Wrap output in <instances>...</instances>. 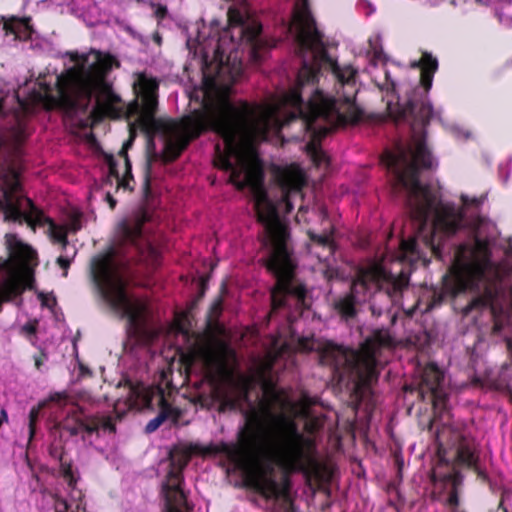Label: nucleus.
Here are the masks:
<instances>
[{
	"label": "nucleus",
	"instance_id": "obj_22",
	"mask_svg": "<svg viewBox=\"0 0 512 512\" xmlns=\"http://www.w3.org/2000/svg\"><path fill=\"white\" fill-rule=\"evenodd\" d=\"M442 466L449 468V462L444 458L439 457V463L431 475V481L434 483L439 481L451 484V490L446 504L453 510H456L459 506V487L462 485L463 475L460 471L456 470L455 467H452L447 472H441L440 469Z\"/></svg>",
	"mask_w": 512,
	"mask_h": 512
},
{
	"label": "nucleus",
	"instance_id": "obj_10",
	"mask_svg": "<svg viewBox=\"0 0 512 512\" xmlns=\"http://www.w3.org/2000/svg\"><path fill=\"white\" fill-rule=\"evenodd\" d=\"M408 285L405 277L395 279L380 266H372L358 271L350 290L333 302L336 313L345 321L354 319L358 306L371 298L386 297L389 301Z\"/></svg>",
	"mask_w": 512,
	"mask_h": 512
},
{
	"label": "nucleus",
	"instance_id": "obj_31",
	"mask_svg": "<svg viewBox=\"0 0 512 512\" xmlns=\"http://www.w3.org/2000/svg\"><path fill=\"white\" fill-rule=\"evenodd\" d=\"M129 128H130V137L129 139L123 144V147H122V150L120 152V155L122 157H124L125 159V165H126V176H129L132 178V174H131V164H130V161L128 159V154H127V149L132 145L133 141H134V138H135V130H134V124H130L129 125Z\"/></svg>",
	"mask_w": 512,
	"mask_h": 512
},
{
	"label": "nucleus",
	"instance_id": "obj_55",
	"mask_svg": "<svg viewBox=\"0 0 512 512\" xmlns=\"http://www.w3.org/2000/svg\"><path fill=\"white\" fill-rule=\"evenodd\" d=\"M432 427H433V420L430 421L429 425H428V429L429 430H432Z\"/></svg>",
	"mask_w": 512,
	"mask_h": 512
},
{
	"label": "nucleus",
	"instance_id": "obj_29",
	"mask_svg": "<svg viewBox=\"0 0 512 512\" xmlns=\"http://www.w3.org/2000/svg\"><path fill=\"white\" fill-rule=\"evenodd\" d=\"M60 471H61L62 477L67 482L68 487L72 491H75L76 485L78 482V477L75 476V474L73 472L72 464L70 462H66V461L62 460L60 462Z\"/></svg>",
	"mask_w": 512,
	"mask_h": 512
},
{
	"label": "nucleus",
	"instance_id": "obj_15",
	"mask_svg": "<svg viewBox=\"0 0 512 512\" xmlns=\"http://www.w3.org/2000/svg\"><path fill=\"white\" fill-rule=\"evenodd\" d=\"M460 200L461 207H456L454 203L439 201L435 195V204L431 207V210H433L434 232L436 235L442 233L453 237L465 227H469L474 233H477L484 222V218L476 215L470 222H467L466 212L469 209L478 212L486 200V195L469 197L461 194Z\"/></svg>",
	"mask_w": 512,
	"mask_h": 512
},
{
	"label": "nucleus",
	"instance_id": "obj_13",
	"mask_svg": "<svg viewBox=\"0 0 512 512\" xmlns=\"http://www.w3.org/2000/svg\"><path fill=\"white\" fill-rule=\"evenodd\" d=\"M5 241L9 257L0 258V271L6 272L8 277L0 285V312L4 302L21 295L26 288H32L34 277L30 266L37 259L36 251L16 234H6Z\"/></svg>",
	"mask_w": 512,
	"mask_h": 512
},
{
	"label": "nucleus",
	"instance_id": "obj_36",
	"mask_svg": "<svg viewBox=\"0 0 512 512\" xmlns=\"http://www.w3.org/2000/svg\"><path fill=\"white\" fill-rule=\"evenodd\" d=\"M298 347L303 352L312 351L314 349V341L312 338L302 337L298 340Z\"/></svg>",
	"mask_w": 512,
	"mask_h": 512
},
{
	"label": "nucleus",
	"instance_id": "obj_41",
	"mask_svg": "<svg viewBox=\"0 0 512 512\" xmlns=\"http://www.w3.org/2000/svg\"><path fill=\"white\" fill-rule=\"evenodd\" d=\"M168 14V9L166 6L159 5L155 11V16L157 19H164Z\"/></svg>",
	"mask_w": 512,
	"mask_h": 512
},
{
	"label": "nucleus",
	"instance_id": "obj_46",
	"mask_svg": "<svg viewBox=\"0 0 512 512\" xmlns=\"http://www.w3.org/2000/svg\"><path fill=\"white\" fill-rule=\"evenodd\" d=\"M228 15H229L230 22H238V23L242 22L241 15L239 13L237 14V18H236L234 16V11L233 10H229Z\"/></svg>",
	"mask_w": 512,
	"mask_h": 512
},
{
	"label": "nucleus",
	"instance_id": "obj_27",
	"mask_svg": "<svg viewBox=\"0 0 512 512\" xmlns=\"http://www.w3.org/2000/svg\"><path fill=\"white\" fill-rule=\"evenodd\" d=\"M491 302V292L488 291L485 294L477 295L472 298L465 307H463L462 313L464 316H467L473 311H483L491 305Z\"/></svg>",
	"mask_w": 512,
	"mask_h": 512
},
{
	"label": "nucleus",
	"instance_id": "obj_43",
	"mask_svg": "<svg viewBox=\"0 0 512 512\" xmlns=\"http://www.w3.org/2000/svg\"><path fill=\"white\" fill-rule=\"evenodd\" d=\"M105 200L107 201L111 209H114L116 207L117 201L109 192L106 193Z\"/></svg>",
	"mask_w": 512,
	"mask_h": 512
},
{
	"label": "nucleus",
	"instance_id": "obj_25",
	"mask_svg": "<svg viewBox=\"0 0 512 512\" xmlns=\"http://www.w3.org/2000/svg\"><path fill=\"white\" fill-rule=\"evenodd\" d=\"M455 460L458 465L467 468L479 462V456L476 454L474 444L464 436H461L459 439Z\"/></svg>",
	"mask_w": 512,
	"mask_h": 512
},
{
	"label": "nucleus",
	"instance_id": "obj_1",
	"mask_svg": "<svg viewBox=\"0 0 512 512\" xmlns=\"http://www.w3.org/2000/svg\"><path fill=\"white\" fill-rule=\"evenodd\" d=\"M227 121L235 126L233 139L222 137L224 150L215 146V166L230 171L229 182L238 190L248 187L254 202L257 221L264 226L270 244L267 270L275 277L271 289V312L281 308L302 313L310 304L307 289L295 278L296 265L289 247V229L279 217L275 203L269 198L264 186V169L256 155L244 149L266 141L273 128L280 127L277 109L267 104L250 103L246 100L232 102Z\"/></svg>",
	"mask_w": 512,
	"mask_h": 512
},
{
	"label": "nucleus",
	"instance_id": "obj_38",
	"mask_svg": "<svg viewBox=\"0 0 512 512\" xmlns=\"http://www.w3.org/2000/svg\"><path fill=\"white\" fill-rule=\"evenodd\" d=\"M222 311V299H216L210 307L211 316L217 317Z\"/></svg>",
	"mask_w": 512,
	"mask_h": 512
},
{
	"label": "nucleus",
	"instance_id": "obj_4",
	"mask_svg": "<svg viewBox=\"0 0 512 512\" xmlns=\"http://www.w3.org/2000/svg\"><path fill=\"white\" fill-rule=\"evenodd\" d=\"M419 68L420 86L412 90L407 102L387 103L388 115L396 122L409 123L415 149L412 160L408 159L405 150L398 153L387 152L383 158L389 170L395 177V186H400L407 191V200L412 203V213L423 225L428 212L435 204V194L428 186L421 184L419 179L420 169L432 168L433 159L425 138L426 128L434 115L428 93L432 87L434 74L438 69V60L429 52H423L421 58L412 64Z\"/></svg>",
	"mask_w": 512,
	"mask_h": 512
},
{
	"label": "nucleus",
	"instance_id": "obj_49",
	"mask_svg": "<svg viewBox=\"0 0 512 512\" xmlns=\"http://www.w3.org/2000/svg\"><path fill=\"white\" fill-rule=\"evenodd\" d=\"M269 392H270L271 396H272L274 399H277V398H278V393H277V391H276L275 387H273V386H272V387L269 389Z\"/></svg>",
	"mask_w": 512,
	"mask_h": 512
},
{
	"label": "nucleus",
	"instance_id": "obj_23",
	"mask_svg": "<svg viewBox=\"0 0 512 512\" xmlns=\"http://www.w3.org/2000/svg\"><path fill=\"white\" fill-rule=\"evenodd\" d=\"M0 21L3 23L5 35L13 34L15 40L28 41L32 38L34 29L31 24V17L2 16Z\"/></svg>",
	"mask_w": 512,
	"mask_h": 512
},
{
	"label": "nucleus",
	"instance_id": "obj_35",
	"mask_svg": "<svg viewBox=\"0 0 512 512\" xmlns=\"http://www.w3.org/2000/svg\"><path fill=\"white\" fill-rule=\"evenodd\" d=\"M53 498H54V512H68L69 504L64 498H62L58 495H54Z\"/></svg>",
	"mask_w": 512,
	"mask_h": 512
},
{
	"label": "nucleus",
	"instance_id": "obj_18",
	"mask_svg": "<svg viewBox=\"0 0 512 512\" xmlns=\"http://www.w3.org/2000/svg\"><path fill=\"white\" fill-rule=\"evenodd\" d=\"M443 373L435 364H428L421 375L417 389L418 398L425 401L427 398L432 402L435 411L442 412L446 408L447 395L443 390Z\"/></svg>",
	"mask_w": 512,
	"mask_h": 512
},
{
	"label": "nucleus",
	"instance_id": "obj_9",
	"mask_svg": "<svg viewBox=\"0 0 512 512\" xmlns=\"http://www.w3.org/2000/svg\"><path fill=\"white\" fill-rule=\"evenodd\" d=\"M230 350L226 345L209 348L203 353L206 376L210 385L208 396L199 395L202 406L218 404L219 412L236 410L248 399L250 383L243 376H236L229 365Z\"/></svg>",
	"mask_w": 512,
	"mask_h": 512
},
{
	"label": "nucleus",
	"instance_id": "obj_57",
	"mask_svg": "<svg viewBox=\"0 0 512 512\" xmlns=\"http://www.w3.org/2000/svg\"><path fill=\"white\" fill-rule=\"evenodd\" d=\"M77 492H78V494H79L78 498H79V499H81V497H82V495H81V491H77Z\"/></svg>",
	"mask_w": 512,
	"mask_h": 512
},
{
	"label": "nucleus",
	"instance_id": "obj_50",
	"mask_svg": "<svg viewBox=\"0 0 512 512\" xmlns=\"http://www.w3.org/2000/svg\"><path fill=\"white\" fill-rule=\"evenodd\" d=\"M145 245L147 246V249L150 254L154 255L156 253L155 248L150 243H145Z\"/></svg>",
	"mask_w": 512,
	"mask_h": 512
},
{
	"label": "nucleus",
	"instance_id": "obj_44",
	"mask_svg": "<svg viewBox=\"0 0 512 512\" xmlns=\"http://www.w3.org/2000/svg\"><path fill=\"white\" fill-rule=\"evenodd\" d=\"M79 371H80L81 376H91L92 375L91 370L82 363L79 364Z\"/></svg>",
	"mask_w": 512,
	"mask_h": 512
},
{
	"label": "nucleus",
	"instance_id": "obj_7",
	"mask_svg": "<svg viewBox=\"0 0 512 512\" xmlns=\"http://www.w3.org/2000/svg\"><path fill=\"white\" fill-rule=\"evenodd\" d=\"M391 344V336L386 330H375L359 351L328 341L319 349L320 363L330 366L340 378L349 379L353 385V396L358 402L370 401L372 384L377 382L379 376L376 352Z\"/></svg>",
	"mask_w": 512,
	"mask_h": 512
},
{
	"label": "nucleus",
	"instance_id": "obj_51",
	"mask_svg": "<svg viewBox=\"0 0 512 512\" xmlns=\"http://www.w3.org/2000/svg\"><path fill=\"white\" fill-rule=\"evenodd\" d=\"M489 1L490 0H476V2L483 4V5H487L489 3Z\"/></svg>",
	"mask_w": 512,
	"mask_h": 512
},
{
	"label": "nucleus",
	"instance_id": "obj_3",
	"mask_svg": "<svg viewBox=\"0 0 512 512\" xmlns=\"http://www.w3.org/2000/svg\"><path fill=\"white\" fill-rule=\"evenodd\" d=\"M229 31H223L214 50V62L203 67L204 95L199 108L190 111L182 118H156L158 108L159 81L145 73H139L134 82L137 98L127 105V117L138 116L137 123L147 135L148 144L154 146L153 137L162 133L167 139L162 151V161L171 163L177 160L191 141L207 131L221 137L233 139L235 126L227 121L232 105V86L242 75V62L233 56L235 43L230 37L232 48L229 53L224 47Z\"/></svg>",
	"mask_w": 512,
	"mask_h": 512
},
{
	"label": "nucleus",
	"instance_id": "obj_8",
	"mask_svg": "<svg viewBox=\"0 0 512 512\" xmlns=\"http://www.w3.org/2000/svg\"><path fill=\"white\" fill-rule=\"evenodd\" d=\"M91 276L100 297L110 308L128 320L127 333L137 345H147L156 333L147 325V305L127 292L125 279L119 273L112 258L99 256L92 261Z\"/></svg>",
	"mask_w": 512,
	"mask_h": 512
},
{
	"label": "nucleus",
	"instance_id": "obj_11",
	"mask_svg": "<svg viewBox=\"0 0 512 512\" xmlns=\"http://www.w3.org/2000/svg\"><path fill=\"white\" fill-rule=\"evenodd\" d=\"M20 175L21 169L16 164H9L2 174L5 218L20 223L25 221L33 231L36 227L48 225L52 239L66 248L68 245L66 231L46 216L31 199L22 198L19 195L21 192Z\"/></svg>",
	"mask_w": 512,
	"mask_h": 512
},
{
	"label": "nucleus",
	"instance_id": "obj_30",
	"mask_svg": "<svg viewBox=\"0 0 512 512\" xmlns=\"http://www.w3.org/2000/svg\"><path fill=\"white\" fill-rule=\"evenodd\" d=\"M304 408L302 410L303 416L306 418L305 429L308 432L318 431L322 427V422L317 417H312L309 415L308 406L309 399L308 397L303 398Z\"/></svg>",
	"mask_w": 512,
	"mask_h": 512
},
{
	"label": "nucleus",
	"instance_id": "obj_2",
	"mask_svg": "<svg viewBox=\"0 0 512 512\" xmlns=\"http://www.w3.org/2000/svg\"><path fill=\"white\" fill-rule=\"evenodd\" d=\"M301 58L296 86L285 97L293 111L285 123L296 119L309 133L307 153L316 166L328 162L321 141L339 127L358 123L363 115L355 98L358 71L351 65L340 66L326 48L324 34L318 29L308 0L294 4L288 27Z\"/></svg>",
	"mask_w": 512,
	"mask_h": 512
},
{
	"label": "nucleus",
	"instance_id": "obj_54",
	"mask_svg": "<svg viewBox=\"0 0 512 512\" xmlns=\"http://www.w3.org/2000/svg\"><path fill=\"white\" fill-rule=\"evenodd\" d=\"M371 310H372L373 314H376V308H375L374 304L371 305Z\"/></svg>",
	"mask_w": 512,
	"mask_h": 512
},
{
	"label": "nucleus",
	"instance_id": "obj_39",
	"mask_svg": "<svg viewBox=\"0 0 512 512\" xmlns=\"http://www.w3.org/2000/svg\"><path fill=\"white\" fill-rule=\"evenodd\" d=\"M109 174L116 178L118 184H120L119 172L117 170V164L113 158H110L109 162Z\"/></svg>",
	"mask_w": 512,
	"mask_h": 512
},
{
	"label": "nucleus",
	"instance_id": "obj_24",
	"mask_svg": "<svg viewBox=\"0 0 512 512\" xmlns=\"http://www.w3.org/2000/svg\"><path fill=\"white\" fill-rule=\"evenodd\" d=\"M159 405L160 411L158 415L155 418L151 419L145 427V431L147 433H152L156 431L161 426V424L166 420H171L173 424H177L181 417V411L178 408L173 407L166 401L163 395V390L161 389Z\"/></svg>",
	"mask_w": 512,
	"mask_h": 512
},
{
	"label": "nucleus",
	"instance_id": "obj_52",
	"mask_svg": "<svg viewBox=\"0 0 512 512\" xmlns=\"http://www.w3.org/2000/svg\"><path fill=\"white\" fill-rule=\"evenodd\" d=\"M1 414H2V416H1V418H0V419H4L5 421H7V415H6L5 410H2V411H1Z\"/></svg>",
	"mask_w": 512,
	"mask_h": 512
},
{
	"label": "nucleus",
	"instance_id": "obj_14",
	"mask_svg": "<svg viewBox=\"0 0 512 512\" xmlns=\"http://www.w3.org/2000/svg\"><path fill=\"white\" fill-rule=\"evenodd\" d=\"M491 252L487 240L475 237L470 260L456 258L444 276L445 287L453 296L467 291H480V284L485 279L486 270L490 266Z\"/></svg>",
	"mask_w": 512,
	"mask_h": 512
},
{
	"label": "nucleus",
	"instance_id": "obj_28",
	"mask_svg": "<svg viewBox=\"0 0 512 512\" xmlns=\"http://www.w3.org/2000/svg\"><path fill=\"white\" fill-rule=\"evenodd\" d=\"M89 420L96 424V432L100 429L108 431L109 433H116V424L111 416H100L98 414L89 415Z\"/></svg>",
	"mask_w": 512,
	"mask_h": 512
},
{
	"label": "nucleus",
	"instance_id": "obj_12",
	"mask_svg": "<svg viewBox=\"0 0 512 512\" xmlns=\"http://www.w3.org/2000/svg\"><path fill=\"white\" fill-rule=\"evenodd\" d=\"M273 454L285 468L306 471L314 464L316 445L313 439L304 436L297 423L283 415L273 418Z\"/></svg>",
	"mask_w": 512,
	"mask_h": 512
},
{
	"label": "nucleus",
	"instance_id": "obj_21",
	"mask_svg": "<svg viewBox=\"0 0 512 512\" xmlns=\"http://www.w3.org/2000/svg\"><path fill=\"white\" fill-rule=\"evenodd\" d=\"M89 420V415L85 413L83 407L76 405L68 413L65 419L54 426V430H63L71 436H77L80 433L88 435L96 432V424Z\"/></svg>",
	"mask_w": 512,
	"mask_h": 512
},
{
	"label": "nucleus",
	"instance_id": "obj_32",
	"mask_svg": "<svg viewBox=\"0 0 512 512\" xmlns=\"http://www.w3.org/2000/svg\"><path fill=\"white\" fill-rule=\"evenodd\" d=\"M501 5L497 10V16L501 22L512 20V0H500Z\"/></svg>",
	"mask_w": 512,
	"mask_h": 512
},
{
	"label": "nucleus",
	"instance_id": "obj_5",
	"mask_svg": "<svg viewBox=\"0 0 512 512\" xmlns=\"http://www.w3.org/2000/svg\"><path fill=\"white\" fill-rule=\"evenodd\" d=\"M95 61L85 66L84 63L70 67L57 76L54 88L45 82L39 83V89H33L29 94V100H21L17 96L19 105L25 111L29 109V101L32 104H42L46 110L59 109L68 114L77 112L85 113L94 94L97 96L95 106L90 112V118L94 123H99L106 117L112 119L121 118L124 107L121 97L113 90L112 83L107 79L113 66L119 67V61L109 53L92 51ZM72 61L86 62V56H80L77 52L70 53Z\"/></svg>",
	"mask_w": 512,
	"mask_h": 512
},
{
	"label": "nucleus",
	"instance_id": "obj_42",
	"mask_svg": "<svg viewBox=\"0 0 512 512\" xmlns=\"http://www.w3.org/2000/svg\"><path fill=\"white\" fill-rule=\"evenodd\" d=\"M469 469H472L479 478L486 479V473L479 467L478 463H475L474 466H470Z\"/></svg>",
	"mask_w": 512,
	"mask_h": 512
},
{
	"label": "nucleus",
	"instance_id": "obj_45",
	"mask_svg": "<svg viewBox=\"0 0 512 512\" xmlns=\"http://www.w3.org/2000/svg\"><path fill=\"white\" fill-rule=\"evenodd\" d=\"M502 328H503L502 323L498 320H495L493 323V326H492V333L498 334L501 332Z\"/></svg>",
	"mask_w": 512,
	"mask_h": 512
},
{
	"label": "nucleus",
	"instance_id": "obj_26",
	"mask_svg": "<svg viewBox=\"0 0 512 512\" xmlns=\"http://www.w3.org/2000/svg\"><path fill=\"white\" fill-rule=\"evenodd\" d=\"M308 238L314 244L321 246L323 248H328L330 252L334 251L335 242V227L331 226L329 229H325L321 234H317L314 231H307Z\"/></svg>",
	"mask_w": 512,
	"mask_h": 512
},
{
	"label": "nucleus",
	"instance_id": "obj_33",
	"mask_svg": "<svg viewBox=\"0 0 512 512\" xmlns=\"http://www.w3.org/2000/svg\"><path fill=\"white\" fill-rule=\"evenodd\" d=\"M49 454L54 459H57L59 462L63 460L64 456V447L61 441H54L49 446Z\"/></svg>",
	"mask_w": 512,
	"mask_h": 512
},
{
	"label": "nucleus",
	"instance_id": "obj_19",
	"mask_svg": "<svg viewBox=\"0 0 512 512\" xmlns=\"http://www.w3.org/2000/svg\"><path fill=\"white\" fill-rule=\"evenodd\" d=\"M274 178L281 190V202L285 204L286 213L293 210L290 198L300 194L305 186L306 180L303 171L296 164L274 169Z\"/></svg>",
	"mask_w": 512,
	"mask_h": 512
},
{
	"label": "nucleus",
	"instance_id": "obj_40",
	"mask_svg": "<svg viewBox=\"0 0 512 512\" xmlns=\"http://www.w3.org/2000/svg\"><path fill=\"white\" fill-rule=\"evenodd\" d=\"M174 459L176 461V464H175V468L176 469H179V471H181V473L183 472V469L186 467L187 463H188V459L185 458L184 456H180L178 458H175V457H171V460Z\"/></svg>",
	"mask_w": 512,
	"mask_h": 512
},
{
	"label": "nucleus",
	"instance_id": "obj_6",
	"mask_svg": "<svg viewBox=\"0 0 512 512\" xmlns=\"http://www.w3.org/2000/svg\"><path fill=\"white\" fill-rule=\"evenodd\" d=\"M194 454L216 456L224 454L234 468L244 474V484L266 500H273L275 512H301L295 504L292 481L287 473L280 480L274 477V466L264 461L266 454L265 433L257 414L247 418L246 424L237 435V442L195 443L191 446Z\"/></svg>",
	"mask_w": 512,
	"mask_h": 512
},
{
	"label": "nucleus",
	"instance_id": "obj_37",
	"mask_svg": "<svg viewBox=\"0 0 512 512\" xmlns=\"http://www.w3.org/2000/svg\"><path fill=\"white\" fill-rule=\"evenodd\" d=\"M71 262H72V259L68 258V257H64V256H59L57 259H56V263L59 265V267L61 269L64 270V273H63V276L66 277L67 274H68V269L71 265Z\"/></svg>",
	"mask_w": 512,
	"mask_h": 512
},
{
	"label": "nucleus",
	"instance_id": "obj_17",
	"mask_svg": "<svg viewBox=\"0 0 512 512\" xmlns=\"http://www.w3.org/2000/svg\"><path fill=\"white\" fill-rule=\"evenodd\" d=\"M406 205L409 211L410 220L415 226L416 232L414 236L409 237L408 239H403L401 241V250L406 255H415L417 254L418 240H422L425 246L429 247L432 251V254L439 259H442L443 254V245L442 242L444 239L450 238L451 236H446L442 233L436 235L434 232V219L432 220L431 228L428 230V221L431 214H433V210H430L427 214V218L425 219V223L422 225L420 220L413 215L412 213V203H409V200H406Z\"/></svg>",
	"mask_w": 512,
	"mask_h": 512
},
{
	"label": "nucleus",
	"instance_id": "obj_16",
	"mask_svg": "<svg viewBox=\"0 0 512 512\" xmlns=\"http://www.w3.org/2000/svg\"><path fill=\"white\" fill-rule=\"evenodd\" d=\"M151 162L148 159L145 167L142 185L143 203L140 208L127 219L122 220L117 227V235L122 245H132L138 250L144 244L143 226L154 219L153 193L151 189Z\"/></svg>",
	"mask_w": 512,
	"mask_h": 512
},
{
	"label": "nucleus",
	"instance_id": "obj_53",
	"mask_svg": "<svg viewBox=\"0 0 512 512\" xmlns=\"http://www.w3.org/2000/svg\"><path fill=\"white\" fill-rule=\"evenodd\" d=\"M41 364H42V363H41V361H40V360H38V359H37V360L35 361V365H36V367H37V368H39Z\"/></svg>",
	"mask_w": 512,
	"mask_h": 512
},
{
	"label": "nucleus",
	"instance_id": "obj_34",
	"mask_svg": "<svg viewBox=\"0 0 512 512\" xmlns=\"http://www.w3.org/2000/svg\"><path fill=\"white\" fill-rule=\"evenodd\" d=\"M39 415V409L33 407L29 412V438L30 440L34 437L36 432V422Z\"/></svg>",
	"mask_w": 512,
	"mask_h": 512
},
{
	"label": "nucleus",
	"instance_id": "obj_56",
	"mask_svg": "<svg viewBox=\"0 0 512 512\" xmlns=\"http://www.w3.org/2000/svg\"><path fill=\"white\" fill-rule=\"evenodd\" d=\"M391 89L394 90L395 84L393 82L390 83Z\"/></svg>",
	"mask_w": 512,
	"mask_h": 512
},
{
	"label": "nucleus",
	"instance_id": "obj_20",
	"mask_svg": "<svg viewBox=\"0 0 512 512\" xmlns=\"http://www.w3.org/2000/svg\"><path fill=\"white\" fill-rule=\"evenodd\" d=\"M239 34L240 39L249 45L250 58L255 63L261 62L265 53L275 46L274 42L263 39L262 25L257 22L240 26Z\"/></svg>",
	"mask_w": 512,
	"mask_h": 512
},
{
	"label": "nucleus",
	"instance_id": "obj_48",
	"mask_svg": "<svg viewBox=\"0 0 512 512\" xmlns=\"http://www.w3.org/2000/svg\"><path fill=\"white\" fill-rule=\"evenodd\" d=\"M200 288H201L200 296H203L205 289H206V279L205 278H201Z\"/></svg>",
	"mask_w": 512,
	"mask_h": 512
},
{
	"label": "nucleus",
	"instance_id": "obj_47",
	"mask_svg": "<svg viewBox=\"0 0 512 512\" xmlns=\"http://www.w3.org/2000/svg\"><path fill=\"white\" fill-rule=\"evenodd\" d=\"M66 399H67V395L65 393H55L54 395L51 396L52 401L60 402L62 400H66Z\"/></svg>",
	"mask_w": 512,
	"mask_h": 512
}]
</instances>
